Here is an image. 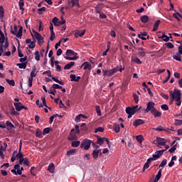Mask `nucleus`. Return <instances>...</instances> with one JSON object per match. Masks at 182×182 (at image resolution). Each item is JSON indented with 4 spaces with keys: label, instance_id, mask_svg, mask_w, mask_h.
Here are the masks:
<instances>
[{
    "label": "nucleus",
    "instance_id": "21",
    "mask_svg": "<svg viewBox=\"0 0 182 182\" xmlns=\"http://www.w3.org/2000/svg\"><path fill=\"white\" fill-rule=\"evenodd\" d=\"M160 20H157L154 24V28H153V32H156V31H157V29H159V26L160 25Z\"/></svg>",
    "mask_w": 182,
    "mask_h": 182
},
{
    "label": "nucleus",
    "instance_id": "6",
    "mask_svg": "<svg viewBox=\"0 0 182 182\" xmlns=\"http://www.w3.org/2000/svg\"><path fill=\"white\" fill-rule=\"evenodd\" d=\"M154 106H156V104L150 101L146 104V108L145 109V113H149V112H150L151 113L156 110V107H154Z\"/></svg>",
    "mask_w": 182,
    "mask_h": 182
},
{
    "label": "nucleus",
    "instance_id": "14",
    "mask_svg": "<svg viewBox=\"0 0 182 182\" xmlns=\"http://www.w3.org/2000/svg\"><path fill=\"white\" fill-rule=\"evenodd\" d=\"M70 77L71 79V82H79V80H80V76L76 77V75L75 74H71Z\"/></svg>",
    "mask_w": 182,
    "mask_h": 182
},
{
    "label": "nucleus",
    "instance_id": "13",
    "mask_svg": "<svg viewBox=\"0 0 182 182\" xmlns=\"http://www.w3.org/2000/svg\"><path fill=\"white\" fill-rule=\"evenodd\" d=\"M151 114L154 116V117L157 118V117H161V112H160L157 109H155L153 110Z\"/></svg>",
    "mask_w": 182,
    "mask_h": 182
},
{
    "label": "nucleus",
    "instance_id": "58",
    "mask_svg": "<svg viewBox=\"0 0 182 182\" xmlns=\"http://www.w3.org/2000/svg\"><path fill=\"white\" fill-rule=\"evenodd\" d=\"M48 93H49V95H53L55 96V95H56V90L50 89V90H48Z\"/></svg>",
    "mask_w": 182,
    "mask_h": 182
},
{
    "label": "nucleus",
    "instance_id": "12",
    "mask_svg": "<svg viewBox=\"0 0 182 182\" xmlns=\"http://www.w3.org/2000/svg\"><path fill=\"white\" fill-rule=\"evenodd\" d=\"M145 122L144 120L141 119H135L133 122V126H135V127H137L138 126H140V124H144Z\"/></svg>",
    "mask_w": 182,
    "mask_h": 182
},
{
    "label": "nucleus",
    "instance_id": "2",
    "mask_svg": "<svg viewBox=\"0 0 182 182\" xmlns=\"http://www.w3.org/2000/svg\"><path fill=\"white\" fill-rule=\"evenodd\" d=\"M64 58L66 59V60H76V59H79V57L77 56V53L73 51V50L68 49L66 50Z\"/></svg>",
    "mask_w": 182,
    "mask_h": 182
},
{
    "label": "nucleus",
    "instance_id": "7",
    "mask_svg": "<svg viewBox=\"0 0 182 182\" xmlns=\"http://www.w3.org/2000/svg\"><path fill=\"white\" fill-rule=\"evenodd\" d=\"M90 144H92V141L85 139L81 142L80 149H83L84 147V150H87L88 149H90Z\"/></svg>",
    "mask_w": 182,
    "mask_h": 182
},
{
    "label": "nucleus",
    "instance_id": "37",
    "mask_svg": "<svg viewBox=\"0 0 182 182\" xmlns=\"http://www.w3.org/2000/svg\"><path fill=\"white\" fill-rule=\"evenodd\" d=\"M6 82L10 85V86H15V80H9L8 78L6 79Z\"/></svg>",
    "mask_w": 182,
    "mask_h": 182
},
{
    "label": "nucleus",
    "instance_id": "19",
    "mask_svg": "<svg viewBox=\"0 0 182 182\" xmlns=\"http://www.w3.org/2000/svg\"><path fill=\"white\" fill-rule=\"evenodd\" d=\"M48 171L50 173H53L55 171V164L53 163L48 165Z\"/></svg>",
    "mask_w": 182,
    "mask_h": 182
},
{
    "label": "nucleus",
    "instance_id": "60",
    "mask_svg": "<svg viewBox=\"0 0 182 182\" xmlns=\"http://www.w3.org/2000/svg\"><path fill=\"white\" fill-rule=\"evenodd\" d=\"M56 38V36L55 34V32L53 31L50 33V41H53Z\"/></svg>",
    "mask_w": 182,
    "mask_h": 182
},
{
    "label": "nucleus",
    "instance_id": "50",
    "mask_svg": "<svg viewBox=\"0 0 182 182\" xmlns=\"http://www.w3.org/2000/svg\"><path fill=\"white\" fill-rule=\"evenodd\" d=\"M144 139L143 138V136L138 135L136 136V140L139 141V143H141Z\"/></svg>",
    "mask_w": 182,
    "mask_h": 182
},
{
    "label": "nucleus",
    "instance_id": "61",
    "mask_svg": "<svg viewBox=\"0 0 182 182\" xmlns=\"http://www.w3.org/2000/svg\"><path fill=\"white\" fill-rule=\"evenodd\" d=\"M161 109H162V110H168V105L164 104L161 106Z\"/></svg>",
    "mask_w": 182,
    "mask_h": 182
},
{
    "label": "nucleus",
    "instance_id": "39",
    "mask_svg": "<svg viewBox=\"0 0 182 182\" xmlns=\"http://www.w3.org/2000/svg\"><path fill=\"white\" fill-rule=\"evenodd\" d=\"M98 132H100V133H103V132H105V128L99 127L95 129V133H98Z\"/></svg>",
    "mask_w": 182,
    "mask_h": 182
},
{
    "label": "nucleus",
    "instance_id": "27",
    "mask_svg": "<svg viewBox=\"0 0 182 182\" xmlns=\"http://www.w3.org/2000/svg\"><path fill=\"white\" fill-rule=\"evenodd\" d=\"M14 169L17 170V173L18 176H21L22 174V171H21V166L19 164H16L14 166Z\"/></svg>",
    "mask_w": 182,
    "mask_h": 182
},
{
    "label": "nucleus",
    "instance_id": "18",
    "mask_svg": "<svg viewBox=\"0 0 182 182\" xmlns=\"http://www.w3.org/2000/svg\"><path fill=\"white\" fill-rule=\"evenodd\" d=\"M0 45H4V43H5V35L4 32L0 31Z\"/></svg>",
    "mask_w": 182,
    "mask_h": 182
},
{
    "label": "nucleus",
    "instance_id": "62",
    "mask_svg": "<svg viewBox=\"0 0 182 182\" xmlns=\"http://www.w3.org/2000/svg\"><path fill=\"white\" fill-rule=\"evenodd\" d=\"M96 14H101L102 12V8L97 6L95 9Z\"/></svg>",
    "mask_w": 182,
    "mask_h": 182
},
{
    "label": "nucleus",
    "instance_id": "63",
    "mask_svg": "<svg viewBox=\"0 0 182 182\" xmlns=\"http://www.w3.org/2000/svg\"><path fill=\"white\" fill-rule=\"evenodd\" d=\"M80 127H81V130H84V131L87 130V127H86V124H85V123H82L81 124Z\"/></svg>",
    "mask_w": 182,
    "mask_h": 182
},
{
    "label": "nucleus",
    "instance_id": "5",
    "mask_svg": "<svg viewBox=\"0 0 182 182\" xmlns=\"http://www.w3.org/2000/svg\"><path fill=\"white\" fill-rule=\"evenodd\" d=\"M102 72L104 76H107L108 77H110V76H113L114 73H117V72H119V68L116 67L109 70H103Z\"/></svg>",
    "mask_w": 182,
    "mask_h": 182
},
{
    "label": "nucleus",
    "instance_id": "28",
    "mask_svg": "<svg viewBox=\"0 0 182 182\" xmlns=\"http://www.w3.org/2000/svg\"><path fill=\"white\" fill-rule=\"evenodd\" d=\"M23 5H25V2H23V0H20L18 2V6L20 11H25V9L23 8Z\"/></svg>",
    "mask_w": 182,
    "mask_h": 182
},
{
    "label": "nucleus",
    "instance_id": "52",
    "mask_svg": "<svg viewBox=\"0 0 182 182\" xmlns=\"http://www.w3.org/2000/svg\"><path fill=\"white\" fill-rule=\"evenodd\" d=\"M52 87H53V89H54L55 90V89H63V87L60 86V85H58V84H53V85H52Z\"/></svg>",
    "mask_w": 182,
    "mask_h": 182
},
{
    "label": "nucleus",
    "instance_id": "48",
    "mask_svg": "<svg viewBox=\"0 0 182 182\" xmlns=\"http://www.w3.org/2000/svg\"><path fill=\"white\" fill-rule=\"evenodd\" d=\"M133 62H134V63H136V65H141L142 63L141 60H140V59H139V58L137 57L133 59Z\"/></svg>",
    "mask_w": 182,
    "mask_h": 182
},
{
    "label": "nucleus",
    "instance_id": "25",
    "mask_svg": "<svg viewBox=\"0 0 182 182\" xmlns=\"http://www.w3.org/2000/svg\"><path fill=\"white\" fill-rule=\"evenodd\" d=\"M51 79L54 82H56V83H59V85H61V86H63V85H65V82L59 80V79H58V77H51Z\"/></svg>",
    "mask_w": 182,
    "mask_h": 182
},
{
    "label": "nucleus",
    "instance_id": "56",
    "mask_svg": "<svg viewBox=\"0 0 182 182\" xmlns=\"http://www.w3.org/2000/svg\"><path fill=\"white\" fill-rule=\"evenodd\" d=\"M82 116H83V114H80L77 116L75 117V122L76 123H79V122H80V117H82Z\"/></svg>",
    "mask_w": 182,
    "mask_h": 182
},
{
    "label": "nucleus",
    "instance_id": "43",
    "mask_svg": "<svg viewBox=\"0 0 182 182\" xmlns=\"http://www.w3.org/2000/svg\"><path fill=\"white\" fill-rule=\"evenodd\" d=\"M166 164H167V159H164L159 164V168L160 167H161L162 168H164V166H166Z\"/></svg>",
    "mask_w": 182,
    "mask_h": 182
},
{
    "label": "nucleus",
    "instance_id": "4",
    "mask_svg": "<svg viewBox=\"0 0 182 182\" xmlns=\"http://www.w3.org/2000/svg\"><path fill=\"white\" fill-rule=\"evenodd\" d=\"M14 30H12V26H11V32L12 35H14L15 36H16V38H22L23 27L20 26L18 31V26H16V25H14Z\"/></svg>",
    "mask_w": 182,
    "mask_h": 182
},
{
    "label": "nucleus",
    "instance_id": "1",
    "mask_svg": "<svg viewBox=\"0 0 182 182\" xmlns=\"http://www.w3.org/2000/svg\"><path fill=\"white\" fill-rule=\"evenodd\" d=\"M171 101L174 102V99L176 102V106H181V92L178 89H174L173 92H170Z\"/></svg>",
    "mask_w": 182,
    "mask_h": 182
},
{
    "label": "nucleus",
    "instance_id": "42",
    "mask_svg": "<svg viewBox=\"0 0 182 182\" xmlns=\"http://www.w3.org/2000/svg\"><path fill=\"white\" fill-rule=\"evenodd\" d=\"M103 143H105V142L103 141L102 138L100 137V136H97V144H99L100 146H102V144H103Z\"/></svg>",
    "mask_w": 182,
    "mask_h": 182
},
{
    "label": "nucleus",
    "instance_id": "23",
    "mask_svg": "<svg viewBox=\"0 0 182 182\" xmlns=\"http://www.w3.org/2000/svg\"><path fill=\"white\" fill-rule=\"evenodd\" d=\"M141 21L143 23H147L149 22V16L144 15L141 17Z\"/></svg>",
    "mask_w": 182,
    "mask_h": 182
},
{
    "label": "nucleus",
    "instance_id": "11",
    "mask_svg": "<svg viewBox=\"0 0 182 182\" xmlns=\"http://www.w3.org/2000/svg\"><path fill=\"white\" fill-rule=\"evenodd\" d=\"M14 105L17 112H21L23 108H25V106L22 105V102H14Z\"/></svg>",
    "mask_w": 182,
    "mask_h": 182
},
{
    "label": "nucleus",
    "instance_id": "55",
    "mask_svg": "<svg viewBox=\"0 0 182 182\" xmlns=\"http://www.w3.org/2000/svg\"><path fill=\"white\" fill-rule=\"evenodd\" d=\"M133 97L135 103H139V95L137 94H133Z\"/></svg>",
    "mask_w": 182,
    "mask_h": 182
},
{
    "label": "nucleus",
    "instance_id": "33",
    "mask_svg": "<svg viewBox=\"0 0 182 182\" xmlns=\"http://www.w3.org/2000/svg\"><path fill=\"white\" fill-rule=\"evenodd\" d=\"M65 23H66V20H65V18H63V17H61V21L58 20L57 26H60V25H65Z\"/></svg>",
    "mask_w": 182,
    "mask_h": 182
},
{
    "label": "nucleus",
    "instance_id": "41",
    "mask_svg": "<svg viewBox=\"0 0 182 182\" xmlns=\"http://www.w3.org/2000/svg\"><path fill=\"white\" fill-rule=\"evenodd\" d=\"M41 100H42L43 105L45 106V107H48V109H49V110H50L51 108L48 107V105H46V99L45 98V97H41Z\"/></svg>",
    "mask_w": 182,
    "mask_h": 182
},
{
    "label": "nucleus",
    "instance_id": "49",
    "mask_svg": "<svg viewBox=\"0 0 182 182\" xmlns=\"http://www.w3.org/2000/svg\"><path fill=\"white\" fill-rule=\"evenodd\" d=\"M174 124H175V126H181L182 119H175Z\"/></svg>",
    "mask_w": 182,
    "mask_h": 182
},
{
    "label": "nucleus",
    "instance_id": "53",
    "mask_svg": "<svg viewBox=\"0 0 182 182\" xmlns=\"http://www.w3.org/2000/svg\"><path fill=\"white\" fill-rule=\"evenodd\" d=\"M11 116H16V114H18V112L15 111V108H14V107L11 109Z\"/></svg>",
    "mask_w": 182,
    "mask_h": 182
},
{
    "label": "nucleus",
    "instance_id": "57",
    "mask_svg": "<svg viewBox=\"0 0 182 182\" xmlns=\"http://www.w3.org/2000/svg\"><path fill=\"white\" fill-rule=\"evenodd\" d=\"M138 55L140 58H144V56H146V52H144V51H139Z\"/></svg>",
    "mask_w": 182,
    "mask_h": 182
},
{
    "label": "nucleus",
    "instance_id": "32",
    "mask_svg": "<svg viewBox=\"0 0 182 182\" xmlns=\"http://www.w3.org/2000/svg\"><path fill=\"white\" fill-rule=\"evenodd\" d=\"M77 151V149H70L67 151V156H73L75 153Z\"/></svg>",
    "mask_w": 182,
    "mask_h": 182
},
{
    "label": "nucleus",
    "instance_id": "46",
    "mask_svg": "<svg viewBox=\"0 0 182 182\" xmlns=\"http://www.w3.org/2000/svg\"><path fill=\"white\" fill-rule=\"evenodd\" d=\"M58 21H59V18H58V17H54L53 18L52 22H53L54 26H58Z\"/></svg>",
    "mask_w": 182,
    "mask_h": 182
},
{
    "label": "nucleus",
    "instance_id": "36",
    "mask_svg": "<svg viewBox=\"0 0 182 182\" xmlns=\"http://www.w3.org/2000/svg\"><path fill=\"white\" fill-rule=\"evenodd\" d=\"M34 56H35V59L36 60H37L38 62H39V60H41V55H39V51H36L34 53Z\"/></svg>",
    "mask_w": 182,
    "mask_h": 182
},
{
    "label": "nucleus",
    "instance_id": "3",
    "mask_svg": "<svg viewBox=\"0 0 182 182\" xmlns=\"http://www.w3.org/2000/svg\"><path fill=\"white\" fill-rule=\"evenodd\" d=\"M32 38L37 39L38 44L41 46V45H43L45 43V41H43V37L41 35V33L36 32V31L33 30V33H31Z\"/></svg>",
    "mask_w": 182,
    "mask_h": 182
},
{
    "label": "nucleus",
    "instance_id": "35",
    "mask_svg": "<svg viewBox=\"0 0 182 182\" xmlns=\"http://www.w3.org/2000/svg\"><path fill=\"white\" fill-rule=\"evenodd\" d=\"M19 69H26V63H17Z\"/></svg>",
    "mask_w": 182,
    "mask_h": 182
},
{
    "label": "nucleus",
    "instance_id": "59",
    "mask_svg": "<svg viewBox=\"0 0 182 182\" xmlns=\"http://www.w3.org/2000/svg\"><path fill=\"white\" fill-rule=\"evenodd\" d=\"M165 45L168 48V49H173V48H174V45L171 43H166Z\"/></svg>",
    "mask_w": 182,
    "mask_h": 182
},
{
    "label": "nucleus",
    "instance_id": "30",
    "mask_svg": "<svg viewBox=\"0 0 182 182\" xmlns=\"http://www.w3.org/2000/svg\"><path fill=\"white\" fill-rule=\"evenodd\" d=\"M6 124L7 126V130H10V129H14V127H15L14 124H12V122H11L9 121H6ZM9 127H10V129H9Z\"/></svg>",
    "mask_w": 182,
    "mask_h": 182
},
{
    "label": "nucleus",
    "instance_id": "17",
    "mask_svg": "<svg viewBox=\"0 0 182 182\" xmlns=\"http://www.w3.org/2000/svg\"><path fill=\"white\" fill-rule=\"evenodd\" d=\"M100 151V149H95L92 152V157L94 160H97V158L99 157V152Z\"/></svg>",
    "mask_w": 182,
    "mask_h": 182
},
{
    "label": "nucleus",
    "instance_id": "16",
    "mask_svg": "<svg viewBox=\"0 0 182 182\" xmlns=\"http://www.w3.org/2000/svg\"><path fill=\"white\" fill-rule=\"evenodd\" d=\"M83 66H84V70H87V69H88V70H90V69H92V65H90V63L87 62L84 63L81 65V68H83Z\"/></svg>",
    "mask_w": 182,
    "mask_h": 182
},
{
    "label": "nucleus",
    "instance_id": "9",
    "mask_svg": "<svg viewBox=\"0 0 182 182\" xmlns=\"http://www.w3.org/2000/svg\"><path fill=\"white\" fill-rule=\"evenodd\" d=\"M126 114H128V119H130L132 116L136 114V111L132 107H128L125 109Z\"/></svg>",
    "mask_w": 182,
    "mask_h": 182
},
{
    "label": "nucleus",
    "instance_id": "38",
    "mask_svg": "<svg viewBox=\"0 0 182 182\" xmlns=\"http://www.w3.org/2000/svg\"><path fill=\"white\" fill-rule=\"evenodd\" d=\"M113 129L115 133H119L120 132V126L119 124H114Z\"/></svg>",
    "mask_w": 182,
    "mask_h": 182
},
{
    "label": "nucleus",
    "instance_id": "51",
    "mask_svg": "<svg viewBox=\"0 0 182 182\" xmlns=\"http://www.w3.org/2000/svg\"><path fill=\"white\" fill-rule=\"evenodd\" d=\"M50 132V127L45 128L43 131V135L45 136V134H48V133Z\"/></svg>",
    "mask_w": 182,
    "mask_h": 182
},
{
    "label": "nucleus",
    "instance_id": "10",
    "mask_svg": "<svg viewBox=\"0 0 182 182\" xmlns=\"http://www.w3.org/2000/svg\"><path fill=\"white\" fill-rule=\"evenodd\" d=\"M76 139L77 137L76 134H75V129H72L71 132L69 136L68 137V140H69V141H73V140H76Z\"/></svg>",
    "mask_w": 182,
    "mask_h": 182
},
{
    "label": "nucleus",
    "instance_id": "54",
    "mask_svg": "<svg viewBox=\"0 0 182 182\" xmlns=\"http://www.w3.org/2000/svg\"><path fill=\"white\" fill-rule=\"evenodd\" d=\"M151 158H152L153 161H155V160L160 159V155H159V154L156 153V154H154Z\"/></svg>",
    "mask_w": 182,
    "mask_h": 182
},
{
    "label": "nucleus",
    "instance_id": "34",
    "mask_svg": "<svg viewBox=\"0 0 182 182\" xmlns=\"http://www.w3.org/2000/svg\"><path fill=\"white\" fill-rule=\"evenodd\" d=\"M72 147H79L80 142L79 141H74L71 143Z\"/></svg>",
    "mask_w": 182,
    "mask_h": 182
},
{
    "label": "nucleus",
    "instance_id": "20",
    "mask_svg": "<svg viewBox=\"0 0 182 182\" xmlns=\"http://www.w3.org/2000/svg\"><path fill=\"white\" fill-rule=\"evenodd\" d=\"M174 11H175V13L173 14V18L177 19V21H181L180 18H182L181 14H180V13L176 11V10H174Z\"/></svg>",
    "mask_w": 182,
    "mask_h": 182
},
{
    "label": "nucleus",
    "instance_id": "47",
    "mask_svg": "<svg viewBox=\"0 0 182 182\" xmlns=\"http://www.w3.org/2000/svg\"><path fill=\"white\" fill-rule=\"evenodd\" d=\"M16 158L17 159V160H18V159L19 160H21V159H24V158H23V154H22V152H19V153L16 154Z\"/></svg>",
    "mask_w": 182,
    "mask_h": 182
},
{
    "label": "nucleus",
    "instance_id": "40",
    "mask_svg": "<svg viewBox=\"0 0 182 182\" xmlns=\"http://www.w3.org/2000/svg\"><path fill=\"white\" fill-rule=\"evenodd\" d=\"M23 166H31V161L28 158H23Z\"/></svg>",
    "mask_w": 182,
    "mask_h": 182
},
{
    "label": "nucleus",
    "instance_id": "45",
    "mask_svg": "<svg viewBox=\"0 0 182 182\" xmlns=\"http://www.w3.org/2000/svg\"><path fill=\"white\" fill-rule=\"evenodd\" d=\"M36 68H33V70L31 72V77H36Z\"/></svg>",
    "mask_w": 182,
    "mask_h": 182
},
{
    "label": "nucleus",
    "instance_id": "29",
    "mask_svg": "<svg viewBox=\"0 0 182 182\" xmlns=\"http://www.w3.org/2000/svg\"><path fill=\"white\" fill-rule=\"evenodd\" d=\"M36 136H37L38 139H42V137L43 136V134H42V131H41V129H38L36 130Z\"/></svg>",
    "mask_w": 182,
    "mask_h": 182
},
{
    "label": "nucleus",
    "instance_id": "15",
    "mask_svg": "<svg viewBox=\"0 0 182 182\" xmlns=\"http://www.w3.org/2000/svg\"><path fill=\"white\" fill-rule=\"evenodd\" d=\"M86 33V30H82V31H77L75 33V38H79V36H83Z\"/></svg>",
    "mask_w": 182,
    "mask_h": 182
},
{
    "label": "nucleus",
    "instance_id": "8",
    "mask_svg": "<svg viewBox=\"0 0 182 182\" xmlns=\"http://www.w3.org/2000/svg\"><path fill=\"white\" fill-rule=\"evenodd\" d=\"M166 143L167 141H166V139L161 137H157L156 140L155 141V144H158V147H160V149H161L160 146H165V147H166Z\"/></svg>",
    "mask_w": 182,
    "mask_h": 182
},
{
    "label": "nucleus",
    "instance_id": "31",
    "mask_svg": "<svg viewBox=\"0 0 182 182\" xmlns=\"http://www.w3.org/2000/svg\"><path fill=\"white\" fill-rule=\"evenodd\" d=\"M5 15V11L2 6H0V19H3Z\"/></svg>",
    "mask_w": 182,
    "mask_h": 182
},
{
    "label": "nucleus",
    "instance_id": "24",
    "mask_svg": "<svg viewBox=\"0 0 182 182\" xmlns=\"http://www.w3.org/2000/svg\"><path fill=\"white\" fill-rule=\"evenodd\" d=\"M74 65H75V62H73V61H72L70 63L65 65L64 66L65 70H68L72 68V66H74Z\"/></svg>",
    "mask_w": 182,
    "mask_h": 182
},
{
    "label": "nucleus",
    "instance_id": "64",
    "mask_svg": "<svg viewBox=\"0 0 182 182\" xmlns=\"http://www.w3.org/2000/svg\"><path fill=\"white\" fill-rule=\"evenodd\" d=\"M178 53L179 55H182V44H181L179 46H178Z\"/></svg>",
    "mask_w": 182,
    "mask_h": 182
},
{
    "label": "nucleus",
    "instance_id": "44",
    "mask_svg": "<svg viewBox=\"0 0 182 182\" xmlns=\"http://www.w3.org/2000/svg\"><path fill=\"white\" fill-rule=\"evenodd\" d=\"M95 110L97 112V116H102V111L100 110V106H96L95 107Z\"/></svg>",
    "mask_w": 182,
    "mask_h": 182
},
{
    "label": "nucleus",
    "instance_id": "26",
    "mask_svg": "<svg viewBox=\"0 0 182 182\" xmlns=\"http://www.w3.org/2000/svg\"><path fill=\"white\" fill-rule=\"evenodd\" d=\"M168 147L169 146H166L164 149L156 151V153H157L158 155L161 157V156H163V153H164V151H166L167 150H168Z\"/></svg>",
    "mask_w": 182,
    "mask_h": 182
},
{
    "label": "nucleus",
    "instance_id": "22",
    "mask_svg": "<svg viewBox=\"0 0 182 182\" xmlns=\"http://www.w3.org/2000/svg\"><path fill=\"white\" fill-rule=\"evenodd\" d=\"M173 59H175V60H178V62H181V54L176 53V54L173 55Z\"/></svg>",
    "mask_w": 182,
    "mask_h": 182
}]
</instances>
